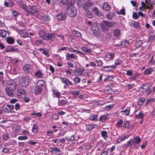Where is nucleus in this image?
Returning a JSON list of instances; mask_svg holds the SVG:
<instances>
[{
	"mask_svg": "<svg viewBox=\"0 0 155 155\" xmlns=\"http://www.w3.org/2000/svg\"><path fill=\"white\" fill-rule=\"evenodd\" d=\"M73 2V1H71V4H68L66 9L68 15L72 17H74L76 15L77 12L76 8L74 7L72 4Z\"/></svg>",
	"mask_w": 155,
	"mask_h": 155,
	"instance_id": "f257e3e1",
	"label": "nucleus"
},
{
	"mask_svg": "<svg viewBox=\"0 0 155 155\" xmlns=\"http://www.w3.org/2000/svg\"><path fill=\"white\" fill-rule=\"evenodd\" d=\"M115 25V23H112L107 21H104L101 23H100V26L101 27L103 31L106 32L108 31L109 28L108 27H111Z\"/></svg>",
	"mask_w": 155,
	"mask_h": 155,
	"instance_id": "f03ea898",
	"label": "nucleus"
},
{
	"mask_svg": "<svg viewBox=\"0 0 155 155\" xmlns=\"http://www.w3.org/2000/svg\"><path fill=\"white\" fill-rule=\"evenodd\" d=\"M45 83L42 80L38 81L37 83V89L35 92L36 95L40 94L41 92L45 87Z\"/></svg>",
	"mask_w": 155,
	"mask_h": 155,
	"instance_id": "7ed1b4c3",
	"label": "nucleus"
},
{
	"mask_svg": "<svg viewBox=\"0 0 155 155\" xmlns=\"http://www.w3.org/2000/svg\"><path fill=\"white\" fill-rule=\"evenodd\" d=\"M98 23L95 22L92 24L91 26V29L92 31L93 34L96 36H98L100 34L99 28L98 27Z\"/></svg>",
	"mask_w": 155,
	"mask_h": 155,
	"instance_id": "20e7f679",
	"label": "nucleus"
},
{
	"mask_svg": "<svg viewBox=\"0 0 155 155\" xmlns=\"http://www.w3.org/2000/svg\"><path fill=\"white\" fill-rule=\"evenodd\" d=\"M28 7L29 10L26 12H29L31 15L38 14L40 10L39 6H38L29 5Z\"/></svg>",
	"mask_w": 155,
	"mask_h": 155,
	"instance_id": "39448f33",
	"label": "nucleus"
},
{
	"mask_svg": "<svg viewBox=\"0 0 155 155\" xmlns=\"http://www.w3.org/2000/svg\"><path fill=\"white\" fill-rule=\"evenodd\" d=\"M29 81V78L26 76L21 77L19 79V83L24 87H26L28 85Z\"/></svg>",
	"mask_w": 155,
	"mask_h": 155,
	"instance_id": "423d86ee",
	"label": "nucleus"
},
{
	"mask_svg": "<svg viewBox=\"0 0 155 155\" xmlns=\"http://www.w3.org/2000/svg\"><path fill=\"white\" fill-rule=\"evenodd\" d=\"M7 87L12 91L15 90L16 87V84L14 80H11L8 81L6 84Z\"/></svg>",
	"mask_w": 155,
	"mask_h": 155,
	"instance_id": "0eeeda50",
	"label": "nucleus"
},
{
	"mask_svg": "<svg viewBox=\"0 0 155 155\" xmlns=\"http://www.w3.org/2000/svg\"><path fill=\"white\" fill-rule=\"evenodd\" d=\"M141 5L144 8H147L149 9H153V6L152 3V2L151 0L148 1L146 0L145 2H141Z\"/></svg>",
	"mask_w": 155,
	"mask_h": 155,
	"instance_id": "6e6552de",
	"label": "nucleus"
},
{
	"mask_svg": "<svg viewBox=\"0 0 155 155\" xmlns=\"http://www.w3.org/2000/svg\"><path fill=\"white\" fill-rule=\"evenodd\" d=\"M67 14L65 12H62L56 15L57 19L60 21H64L67 18Z\"/></svg>",
	"mask_w": 155,
	"mask_h": 155,
	"instance_id": "1a4fd4ad",
	"label": "nucleus"
},
{
	"mask_svg": "<svg viewBox=\"0 0 155 155\" xmlns=\"http://www.w3.org/2000/svg\"><path fill=\"white\" fill-rule=\"evenodd\" d=\"M17 3L23 9L25 10V11H28L26 5V2L21 0H16Z\"/></svg>",
	"mask_w": 155,
	"mask_h": 155,
	"instance_id": "9d476101",
	"label": "nucleus"
},
{
	"mask_svg": "<svg viewBox=\"0 0 155 155\" xmlns=\"http://www.w3.org/2000/svg\"><path fill=\"white\" fill-rule=\"evenodd\" d=\"M17 94L20 98H24L26 96V93L24 89H19L17 90Z\"/></svg>",
	"mask_w": 155,
	"mask_h": 155,
	"instance_id": "9b49d317",
	"label": "nucleus"
},
{
	"mask_svg": "<svg viewBox=\"0 0 155 155\" xmlns=\"http://www.w3.org/2000/svg\"><path fill=\"white\" fill-rule=\"evenodd\" d=\"M40 36L43 39L47 40V37L48 35V33L43 30H41L39 32Z\"/></svg>",
	"mask_w": 155,
	"mask_h": 155,
	"instance_id": "f8f14e48",
	"label": "nucleus"
},
{
	"mask_svg": "<svg viewBox=\"0 0 155 155\" xmlns=\"http://www.w3.org/2000/svg\"><path fill=\"white\" fill-rule=\"evenodd\" d=\"M115 53L112 52H110L107 53L105 56L104 58L107 61L112 60L114 58Z\"/></svg>",
	"mask_w": 155,
	"mask_h": 155,
	"instance_id": "ddd939ff",
	"label": "nucleus"
},
{
	"mask_svg": "<svg viewBox=\"0 0 155 155\" xmlns=\"http://www.w3.org/2000/svg\"><path fill=\"white\" fill-rule=\"evenodd\" d=\"M23 70L25 74H28L30 73L32 69L30 65L26 64L23 67Z\"/></svg>",
	"mask_w": 155,
	"mask_h": 155,
	"instance_id": "4468645a",
	"label": "nucleus"
},
{
	"mask_svg": "<svg viewBox=\"0 0 155 155\" xmlns=\"http://www.w3.org/2000/svg\"><path fill=\"white\" fill-rule=\"evenodd\" d=\"M50 152L56 154L57 155H60L61 153V151L59 149L56 147L53 148L50 147Z\"/></svg>",
	"mask_w": 155,
	"mask_h": 155,
	"instance_id": "2eb2a0df",
	"label": "nucleus"
},
{
	"mask_svg": "<svg viewBox=\"0 0 155 155\" xmlns=\"http://www.w3.org/2000/svg\"><path fill=\"white\" fill-rule=\"evenodd\" d=\"M110 68L114 69L115 68V66L114 65H111L106 66H103L101 67V69L103 71H110L111 70Z\"/></svg>",
	"mask_w": 155,
	"mask_h": 155,
	"instance_id": "dca6fc26",
	"label": "nucleus"
},
{
	"mask_svg": "<svg viewBox=\"0 0 155 155\" xmlns=\"http://www.w3.org/2000/svg\"><path fill=\"white\" fill-rule=\"evenodd\" d=\"M83 68H79L77 70H74L73 72L74 73L75 75H81L83 72Z\"/></svg>",
	"mask_w": 155,
	"mask_h": 155,
	"instance_id": "f3484780",
	"label": "nucleus"
},
{
	"mask_svg": "<svg viewBox=\"0 0 155 155\" xmlns=\"http://www.w3.org/2000/svg\"><path fill=\"white\" fill-rule=\"evenodd\" d=\"M18 50V49L15 48L13 46H8L5 49V51L6 52L9 51H16Z\"/></svg>",
	"mask_w": 155,
	"mask_h": 155,
	"instance_id": "a211bd4d",
	"label": "nucleus"
},
{
	"mask_svg": "<svg viewBox=\"0 0 155 155\" xmlns=\"http://www.w3.org/2000/svg\"><path fill=\"white\" fill-rule=\"evenodd\" d=\"M102 8L105 11H108L110 9V6L107 2H105L102 5Z\"/></svg>",
	"mask_w": 155,
	"mask_h": 155,
	"instance_id": "6ab92c4d",
	"label": "nucleus"
},
{
	"mask_svg": "<svg viewBox=\"0 0 155 155\" xmlns=\"http://www.w3.org/2000/svg\"><path fill=\"white\" fill-rule=\"evenodd\" d=\"M60 78L61 79L62 82L65 84L68 85H73V84L67 78L60 77Z\"/></svg>",
	"mask_w": 155,
	"mask_h": 155,
	"instance_id": "aec40b11",
	"label": "nucleus"
},
{
	"mask_svg": "<svg viewBox=\"0 0 155 155\" xmlns=\"http://www.w3.org/2000/svg\"><path fill=\"white\" fill-rule=\"evenodd\" d=\"M130 25L138 29H140L141 28L140 23L135 21H133L132 22H130Z\"/></svg>",
	"mask_w": 155,
	"mask_h": 155,
	"instance_id": "412c9836",
	"label": "nucleus"
},
{
	"mask_svg": "<svg viewBox=\"0 0 155 155\" xmlns=\"http://www.w3.org/2000/svg\"><path fill=\"white\" fill-rule=\"evenodd\" d=\"M153 71L152 68H150L146 69L143 72V74L145 75H148L151 74Z\"/></svg>",
	"mask_w": 155,
	"mask_h": 155,
	"instance_id": "4be33fe9",
	"label": "nucleus"
},
{
	"mask_svg": "<svg viewBox=\"0 0 155 155\" xmlns=\"http://www.w3.org/2000/svg\"><path fill=\"white\" fill-rule=\"evenodd\" d=\"M113 34L115 37H120L121 35V33L120 29H114L113 31Z\"/></svg>",
	"mask_w": 155,
	"mask_h": 155,
	"instance_id": "5701e85b",
	"label": "nucleus"
},
{
	"mask_svg": "<svg viewBox=\"0 0 155 155\" xmlns=\"http://www.w3.org/2000/svg\"><path fill=\"white\" fill-rule=\"evenodd\" d=\"M144 116V114L143 113L142 111L140 112L138 114L136 115V118L137 119H140L141 120H143Z\"/></svg>",
	"mask_w": 155,
	"mask_h": 155,
	"instance_id": "b1692460",
	"label": "nucleus"
},
{
	"mask_svg": "<svg viewBox=\"0 0 155 155\" xmlns=\"http://www.w3.org/2000/svg\"><path fill=\"white\" fill-rule=\"evenodd\" d=\"M19 33L20 36L23 38H25L29 36L28 33L26 32L25 31L21 30L20 31Z\"/></svg>",
	"mask_w": 155,
	"mask_h": 155,
	"instance_id": "393cba45",
	"label": "nucleus"
},
{
	"mask_svg": "<svg viewBox=\"0 0 155 155\" xmlns=\"http://www.w3.org/2000/svg\"><path fill=\"white\" fill-rule=\"evenodd\" d=\"M5 90L6 94L9 97H13L15 95L14 93L12 92L13 91L7 88L5 89Z\"/></svg>",
	"mask_w": 155,
	"mask_h": 155,
	"instance_id": "a878e982",
	"label": "nucleus"
},
{
	"mask_svg": "<svg viewBox=\"0 0 155 155\" xmlns=\"http://www.w3.org/2000/svg\"><path fill=\"white\" fill-rule=\"evenodd\" d=\"M140 139L138 137H135L133 140L131 141V142L132 143L133 145L134 144H138L140 141Z\"/></svg>",
	"mask_w": 155,
	"mask_h": 155,
	"instance_id": "bb28decb",
	"label": "nucleus"
},
{
	"mask_svg": "<svg viewBox=\"0 0 155 155\" xmlns=\"http://www.w3.org/2000/svg\"><path fill=\"white\" fill-rule=\"evenodd\" d=\"M35 75L37 78H41L43 75L42 71L41 70H38L35 72Z\"/></svg>",
	"mask_w": 155,
	"mask_h": 155,
	"instance_id": "cd10ccee",
	"label": "nucleus"
},
{
	"mask_svg": "<svg viewBox=\"0 0 155 155\" xmlns=\"http://www.w3.org/2000/svg\"><path fill=\"white\" fill-rule=\"evenodd\" d=\"M93 12L95 13V14L98 16H101L102 15V14L101 13H100L99 10L98 9V8L96 7H94L93 8L92 10Z\"/></svg>",
	"mask_w": 155,
	"mask_h": 155,
	"instance_id": "c85d7f7f",
	"label": "nucleus"
},
{
	"mask_svg": "<svg viewBox=\"0 0 155 155\" xmlns=\"http://www.w3.org/2000/svg\"><path fill=\"white\" fill-rule=\"evenodd\" d=\"M8 33V32L7 31L2 30H1L0 32V36L3 38H6V35Z\"/></svg>",
	"mask_w": 155,
	"mask_h": 155,
	"instance_id": "c756f323",
	"label": "nucleus"
},
{
	"mask_svg": "<svg viewBox=\"0 0 155 155\" xmlns=\"http://www.w3.org/2000/svg\"><path fill=\"white\" fill-rule=\"evenodd\" d=\"M55 38V35L54 33H48V38L47 40H50L51 41H54V40Z\"/></svg>",
	"mask_w": 155,
	"mask_h": 155,
	"instance_id": "7c9ffc66",
	"label": "nucleus"
},
{
	"mask_svg": "<svg viewBox=\"0 0 155 155\" xmlns=\"http://www.w3.org/2000/svg\"><path fill=\"white\" fill-rule=\"evenodd\" d=\"M92 3L91 2H87L85 3L84 4L83 6V8L84 9V10L86 11H88V9L89 6L90 5H92Z\"/></svg>",
	"mask_w": 155,
	"mask_h": 155,
	"instance_id": "2f4dec72",
	"label": "nucleus"
},
{
	"mask_svg": "<svg viewBox=\"0 0 155 155\" xmlns=\"http://www.w3.org/2000/svg\"><path fill=\"white\" fill-rule=\"evenodd\" d=\"M66 139L68 141H72L74 140V135H68L65 137Z\"/></svg>",
	"mask_w": 155,
	"mask_h": 155,
	"instance_id": "473e14b6",
	"label": "nucleus"
},
{
	"mask_svg": "<svg viewBox=\"0 0 155 155\" xmlns=\"http://www.w3.org/2000/svg\"><path fill=\"white\" fill-rule=\"evenodd\" d=\"M142 44V41L141 40L137 41L134 44L136 49L140 47Z\"/></svg>",
	"mask_w": 155,
	"mask_h": 155,
	"instance_id": "72a5a7b5",
	"label": "nucleus"
},
{
	"mask_svg": "<svg viewBox=\"0 0 155 155\" xmlns=\"http://www.w3.org/2000/svg\"><path fill=\"white\" fill-rule=\"evenodd\" d=\"M82 50L83 51L87 54H90L91 52V49H89L85 47H82Z\"/></svg>",
	"mask_w": 155,
	"mask_h": 155,
	"instance_id": "f704fd0d",
	"label": "nucleus"
},
{
	"mask_svg": "<svg viewBox=\"0 0 155 155\" xmlns=\"http://www.w3.org/2000/svg\"><path fill=\"white\" fill-rule=\"evenodd\" d=\"M85 14L86 16L89 18H91L93 17V15L91 12L89 11H86L85 12Z\"/></svg>",
	"mask_w": 155,
	"mask_h": 155,
	"instance_id": "c9c22d12",
	"label": "nucleus"
},
{
	"mask_svg": "<svg viewBox=\"0 0 155 155\" xmlns=\"http://www.w3.org/2000/svg\"><path fill=\"white\" fill-rule=\"evenodd\" d=\"M7 42L9 44H13L14 42V39L11 37H8L6 39Z\"/></svg>",
	"mask_w": 155,
	"mask_h": 155,
	"instance_id": "e433bc0d",
	"label": "nucleus"
},
{
	"mask_svg": "<svg viewBox=\"0 0 155 155\" xmlns=\"http://www.w3.org/2000/svg\"><path fill=\"white\" fill-rule=\"evenodd\" d=\"M130 108L129 107H127L126 109L125 110H122L121 111V112H124V114L125 115H128L130 113Z\"/></svg>",
	"mask_w": 155,
	"mask_h": 155,
	"instance_id": "4c0bfd02",
	"label": "nucleus"
},
{
	"mask_svg": "<svg viewBox=\"0 0 155 155\" xmlns=\"http://www.w3.org/2000/svg\"><path fill=\"white\" fill-rule=\"evenodd\" d=\"M19 60L17 58H15L12 59L11 60V63L13 64H16L19 62Z\"/></svg>",
	"mask_w": 155,
	"mask_h": 155,
	"instance_id": "58836bf2",
	"label": "nucleus"
},
{
	"mask_svg": "<svg viewBox=\"0 0 155 155\" xmlns=\"http://www.w3.org/2000/svg\"><path fill=\"white\" fill-rule=\"evenodd\" d=\"M17 69L15 68H11L10 72L11 74L14 75H16L17 74Z\"/></svg>",
	"mask_w": 155,
	"mask_h": 155,
	"instance_id": "ea45409f",
	"label": "nucleus"
},
{
	"mask_svg": "<svg viewBox=\"0 0 155 155\" xmlns=\"http://www.w3.org/2000/svg\"><path fill=\"white\" fill-rule=\"evenodd\" d=\"M107 132L106 131H103L101 132V136L105 139L107 137Z\"/></svg>",
	"mask_w": 155,
	"mask_h": 155,
	"instance_id": "a19ab883",
	"label": "nucleus"
},
{
	"mask_svg": "<svg viewBox=\"0 0 155 155\" xmlns=\"http://www.w3.org/2000/svg\"><path fill=\"white\" fill-rule=\"evenodd\" d=\"M107 119V116L106 115H102L100 116L99 118V120L101 121H104Z\"/></svg>",
	"mask_w": 155,
	"mask_h": 155,
	"instance_id": "79ce46f5",
	"label": "nucleus"
},
{
	"mask_svg": "<svg viewBox=\"0 0 155 155\" xmlns=\"http://www.w3.org/2000/svg\"><path fill=\"white\" fill-rule=\"evenodd\" d=\"M74 55L72 53L70 54L69 53H68L66 55V59L68 60H69V58H74Z\"/></svg>",
	"mask_w": 155,
	"mask_h": 155,
	"instance_id": "37998d69",
	"label": "nucleus"
},
{
	"mask_svg": "<svg viewBox=\"0 0 155 155\" xmlns=\"http://www.w3.org/2000/svg\"><path fill=\"white\" fill-rule=\"evenodd\" d=\"M94 128V124H91V125H88L86 129L87 130H92V129Z\"/></svg>",
	"mask_w": 155,
	"mask_h": 155,
	"instance_id": "c03bdc74",
	"label": "nucleus"
},
{
	"mask_svg": "<svg viewBox=\"0 0 155 155\" xmlns=\"http://www.w3.org/2000/svg\"><path fill=\"white\" fill-rule=\"evenodd\" d=\"M70 0H60L61 3L64 5H68V4L70 5L71 4V2H69Z\"/></svg>",
	"mask_w": 155,
	"mask_h": 155,
	"instance_id": "a18cd8bd",
	"label": "nucleus"
},
{
	"mask_svg": "<svg viewBox=\"0 0 155 155\" xmlns=\"http://www.w3.org/2000/svg\"><path fill=\"white\" fill-rule=\"evenodd\" d=\"M42 18L43 20L45 21H48L49 20L50 18H49V16L48 15L45 14L44 15Z\"/></svg>",
	"mask_w": 155,
	"mask_h": 155,
	"instance_id": "49530a36",
	"label": "nucleus"
},
{
	"mask_svg": "<svg viewBox=\"0 0 155 155\" xmlns=\"http://www.w3.org/2000/svg\"><path fill=\"white\" fill-rule=\"evenodd\" d=\"M146 90L144 91V92L146 93L147 92V95H149L151 92V90L150 88L148 86L147 87L145 88Z\"/></svg>",
	"mask_w": 155,
	"mask_h": 155,
	"instance_id": "de8ad7c7",
	"label": "nucleus"
},
{
	"mask_svg": "<svg viewBox=\"0 0 155 155\" xmlns=\"http://www.w3.org/2000/svg\"><path fill=\"white\" fill-rule=\"evenodd\" d=\"M129 125V121H124L123 123V126L125 128H127Z\"/></svg>",
	"mask_w": 155,
	"mask_h": 155,
	"instance_id": "09e8293b",
	"label": "nucleus"
},
{
	"mask_svg": "<svg viewBox=\"0 0 155 155\" xmlns=\"http://www.w3.org/2000/svg\"><path fill=\"white\" fill-rule=\"evenodd\" d=\"M68 102L66 100H61L59 104V105L62 106Z\"/></svg>",
	"mask_w": 155,
	"mask_h": 155,
	"instance_id": "8fccbe9b",
	"label": "nucleus"
},
{
	"mask_svg": "<svg viewBox=\"0 0 155 155\" xmlns=\"http://www.w3.org/2000/svg\"><path fill=\"white\" fill-rule=\"evenodd\" d=\"M38 127L37 125L34 124L32 127V131L34 133L37 132Z\"/></svg>",
	"mask_w": 155,
	"mask_h": 155,
	"instance_id": "3c124183",
	"label": "nucleus"
},
{
	"mask_svg": "<svg viewBox=\"0 0 155 155\" xmlns=\"http://www.w3.org/2000/svg\"><path fill=\"white\" fill-rule=\"evenodd\" d=\"M79 93V91H74L72 92V94L74 97L78 96Z\"/></svg>",
	"mask_w": 155,
	"mask_h": 155,
	"instance_id": "603ef678",
	"label": "nucleus"
},
{
	"mask_svg": "<svg viewBox=\"0 0 155 155\" xmlns=\"http://www.w3.org/2000/svg\"><path fill=\"white\" fill-rule=\"evenodd\" d=\"M105 37L107 39L110 38L112 37V34L110 32H108L105 34Z\"/></svg>",
	"mask_w": 155,
	"mask_h": 155,
	"instance_id": "864d4df0",
	"label": "nucleus"
},
{
	"mask_svg": "<svg viewBox=\"0 0 155 155\" xmlns=\"http://www.w3.org/2000/svg\"><path fill=\"white\" fill-rule=\"evenodd\" d=\"M43 43V41L41 40H37L35 42V44L37 45H41Z\"/></svg>",
	"mask_w": 155,
	"mask_h": 155,
	"instance_id": "5fc2aeb1",
	"label": "nucleus"
},
{
	"mask_svg": "<svg viewBox=\"0 0 155 155\" xmlns=\"http://www.w3.org/2000/svg\"><path fill=\"white\" fill-rule=\"evenodd\" d=\"M122 63V61L121 60L118 59H116L115 61V67L118 65H119Z\"/></svg>",
	"mask_w": 155,
	"mask_h": 155,
	"instance_id": "6e6d98bb",
	"label": "nucleus"
},
{
	"mask_svg": "<svg viewBox=\"0 0 155 155\" xmlns=\"http://www.w3.org/2000/svg\"><path fill=\"white\" fill-rule=\"evenodd\" d=\"M134 84H127L126 86V88L128 90L132 89L134 87Z\"/></svg>",
	"mask_w": 155,
	"mask_h": 155,
	"instance_id": "4d7b16f0",
	"label": "nucleus"
},
{
	"mask_svg": "<svg viewBox=\"0 0 155 155\" xmlns=\"http://www.w3.org/2000/svg\"><path fill=\"white\" fill-rule=\"evenodd\" d=\"M19 14V13L16 11H13L12 12V15L14 18L17 17Z\"/></svg>",
	"mask_w": 155,
	"mask_h": 155,
	"instance_id": "13d9d810",
	"label": "nucleus"
},
{
	"mask_svg": "<svg viewBox=\"0 0 155 155\" xmlns=\"http://www.w3.org/2000/svg\"><path fill=\"white\" fill-rule=\"evenodd\" d=\"M31 114L32 115H33L35 116L38 117H40L42 116L41 114L39 113H31Z\"/></svg>",
	"mask_w": 155,
	"mask_h": 155,
	"instance_id": "bf43d9fd",
	"label": "nucleus"
},
{
	"mask_svg": "<svg viewBox=\"0 0 155 155\" xmlns=\"http://www.w3.org/2000/svg\"><path fill=\"white\" fill-rule=\"evenodd\" d=\"M83 2V0H78L77 1V4L78 6H82Z\"/></svg>",
	"mask_w": 155,
	"mask_h": 155,
	"instance_id": "052dcab7",
	"label": "nucleus"
},
{
	"mask_svg": "<svg viewBox=\"0 0 155 155\" xmlns=\"http://www.w3.org/2000/svg\"><path fill=\"white\" fill-rule=\"evenodd\" d=\"M97 119V115H93L90 118V119L91 120H96Z\"/></svg>",
	"mask_w": 155,
	"mask_h": 155,
	"instance_id": "680f3d73",
	"label": "nucleus"
},
{
	"mask_svg": "<svg viewBox=\"0 0 155 155\" xmlns=\"http://www.w3.org/2000/svg\"><path fill=\"white\" fill-rule=\"evenodd\" d=\"M42 54H43L45 55L47 57H48L49 56V51H46L45 50L43 51V52L42 53Z\"/></svg>",
	"mask_w": 155,
	"mask_h": 155,
	"instance_id": "e2e57ef3",
	"label": "nucleus"
},
{
	"mask_svg": "<svg viewBox=\"0 0 155 155\" xmlns=\"http://www.w3.org/2000/svg\"><path fill=\"white\" fill-rule=\"evenodd\" d=\"M139 75V74L136 73L134 74L131 77V79H134L137 77Z\"/></svg>",
	"mask_w": 155,
	"mask_h": 155,
	"instance_id": "0e129e2a",
	"label": "nucleus"
},
{
	"mask_svg": "<svg viewBox=\"0 0 155 155\" xmlns=\"http://www.w3.org/2000/svg\"><path fill=\"white\" fill-rule=\"evenodd\" d=\"M133 18L134 19H137L138 18L139 16L136 12H134L133 14Z\"/></svg>",
	"mask_w": 155,
	"mask_h": 155,
	"instance_id": "69168bd1",
	"label": "nucleus"
},
{
	"mask_svg": "<svg viewBox=\"0 0 155 155\" xmlns=\"http://www.w3.org/2000/svg\"><path fill=\"white\" fill-rule=\"evenodd\" d=\"M97 65L99 66H101L103 64V63L102 61L101 60H97L96 61Z\"/></svg>",
	"mask_w": 155,
	"mask_h": 155,
	"instance_id": "338daca9",
	"label": "nucleus"
},
{
	"mask_svg": "<svg viewBox=\"0 0 155 155\" xmlns=\"http://www.w3.org/2000/svg\"><path fill=\"white\" fill-rule=\"evenodd\" d=\"M74 35L78 37H80L81 36L80 33L77 31L74 32Z\"/></svg>",
	"mask_w": 155,
	"mask_h": 155,
	"instance_id": "774afa93",
	"label": "nucleus"
}]
</instances>
